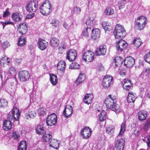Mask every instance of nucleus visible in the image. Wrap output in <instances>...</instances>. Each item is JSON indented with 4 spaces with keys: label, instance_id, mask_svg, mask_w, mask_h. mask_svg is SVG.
Instances as JSON below:
<instances>
[{
    "label": "nucleus",
    "instance_id": "obj_1",
    "mask_svg": "<svg viewBox=\"0 0 150 150\" xmlns=\"http://www.w3.org/2000/svg\"><path fill=\"white\" fill-rule=\"evenodd\" d=\"M19 110L16 108H15L10 111L8 115L9 120H5L3 122V128L4 130L8 131L11 127V121H16L18 123V119L20 115Z\"/></svg>",
    "mask_w": 150,
    "mask_h": 150
},
{
    "label": "nucleus",
    "instance_id": "obj_2",
    "mask_svg": "<svg viewBox=\"0 0 150 150\" xmlns=\"http://www.w3.org/2000/svg\"><path fill=\"white\" fill-rule=\"evenodd\" d=\"M104 102L107 109H111L116 113L121 111V109L120 106L116 104L117 100L115 96L109 95L106 98Z\"/></svg>",
    "mask_w": 150,
    "mask_h": 150
},
{
    "label": "nucleus",
    "instance_id": "obj_3",
    "mask_svg": "<svg viewBox=\"0 0 150 150\" xmlns=\"http://www.w3.org/2000/svg\"><path fill=\"white\" fill-rule=\"evenodd\" d=\"M40 12L44 16L49 15L51 12L52 9L51 3L49 1H45L40 6Z\"/></svg>",
    "mask_w": 150,
    "mask_h": 150
},
{
    "label": "nucleus",
    "instance_id": "obj_4",
    "mask_svg": "<svg viewBox=\"0 0 150 150\" xmlns=\"http://www.w3.org/2000/svg\"><path fill=\"white\" fill-rule=\"evenodd\" d=\"M114 34L116 38L122 39L126 35V32L123 25L117 24L114 30Z\"/></svg>",
    "mask_w": 150,
    "mask_h": 150
},
{
    "label": "nucleus",
    "instance_id": "obj_5",
    "mask_svg": "<svg viewBox=\"0 0 150 150\" xmlns=\"http://www.w3.org/2000/svg\"><path fill=\"white\" fill-rule=\"evenodd\" d=\"M147 21L145 17L142 16L135 18L134 21V25L139 30H141L144 28Z\"/></svg>",
    "mask_w": 150,
    "mask_h": 150
},
{
    "label": "nucleus",
    "instance_id": "obj_6",
    "mask_svg": "<svg viewBox=\"0 0 150 150\" xmlns=\"http://www.w3.org/2000/svg\"><path fill=\"white\" fill-rule=\"evenodd\" d=\"M38 2L36 0L30 1L27 4L26 10L29 12L33 13L38 8Z\"/></svg>",
    "mask_w": 150,
    "mask_h": 150
},
{
    "label": "nucleus",
    "instance_id": "obj_7",
    "mask_svg": "<svg viewBox=\"0 0 150 150\" xmlns=\"http://www.w3.org/2000/svg\"><path fill=\"white\" fill-rule=\"evenodd\" d=\"M18 76L19 79L22 82L28 81L30 77L29 73L26 70L20 71L18 73Z\"/></svg>",
    "mask_w": 150,
    "mask_h": 150
},
{
    "label": "nucleus",
    "instance_id": "obj_8",
    "mask_svg": "<svg viewBox=\"0 0 150 150\" xmlns=\"http://www.w3.org/2000/svg\"><path fill=\"white\" fill-rule=\"evenodd\" d=\"M24 112L25 117L27 120H28L29 118H34L37 115L35 112L30 109L29 106H28L24 109Z\"/></svg>",
    "mask_w": 150,
    "mask_h": 150
},
{
    "label": "nucleus",
    "instance_id": "obj_9",
    "mask_svg": "<svg viewBox=\"0 0 150 150\" xmlns=\"http://www.w3.org/2000/svg\"><path fill=\"white\" fill-rule=\"evenodd\" d=\"M113 83V79L110 75L105 76L103 79L102 84L104 87L107 88Z\"/></svg>",
    "mask_w": 150,
    "mask_h": 150
},
{
    "label": "nucleus",
    "instance_id": "obj_10",
    "mask_svg": "<svg viewBox=\"0 0 150 150\" xmlns=\"http://www.w3.org/2000/svg\"><path fill=\"white\" fill-rule=\"evenodd\" d=\"M57 121V116L54 113H52L49 115L46 120V123L49 126L55 125Z\"/></svg>",
    "mask_w": 150,
    "mask_h": 150
},
{
    "label": "nucleus",
    "instance_id": "obj_11",
    "mask_svg": "<svg viewBox=\"0 0 150 150\" xmlns=\"http://www.w3.org/2000/svg\"><path fill=\"white\" fill-rule=\"evenodd\" d=\"M94 54L91 51H88L85 52L83 55V59L86 61L90 62L94 59Z\"/></svg>",
    "mask_w": 150,
    "mask_h": 150
},
{
    "label": "nucleus",
    "instance_id": "obj_12",
    "mask_svg": "<svg viewBox=\"0 0 150 150\" xmlns=\"http://www.w3.org/2000/svg\"><path fill=\"white\" fill-rule=\"evenodd\" d=\"M91 129L89 127L86 126L81 130L80 133L83 139H87L91 135Z\"/></svg>",
    "mask_w": 150,
    "mask_h": 150
},
{
    "label": "nucleus",
    "instance_id": "obj_13",
    "mask_svg": "<svg viewBox=\"0 0 150 150\" xmlns=\"http://www.w3.org/2000/svg\"><path fill=\"white\" fill-rule=\"evenodd\" d=\"M77 56L76 51L74 49H70L67 53L66 58L70 61L75 60Z\"/></svg>",
    "mask_w": 150,
    "mask_h": 150
},
{
    "label": "nucleus",
    "instance_id": "obj_14",
    "mask_svg": "<svg viewBox=\"0 0 150 150\" xmlns=\"http://www.w3.org/2000/svg\"><path fill=\"white\" fill-rule=\"evenodd\" d=\"M118 41L116 45V49L117 51L122 52L125 49L127 46V43L122 39Z\"/></svg>",
    "mask_w": 150,
    "mask_h": 150
},
{
    "label": "nucleus",
    "instance_id": "obj_15",
    "mask_svg": "<svg viewBox=\"0 0 150 150\" xmlns=\"http://www.w3.org/2000/svg\"><path fill=\"white\" fill-rule=\"evenodd\" d=\"M73 108L71 105H67L63 112V115L65 117L67 118L71 116L73 113Z\"/></svg>",
    "mask_w": 150,
    "mask_h": 150
},
{
    "label": "nucleus",
    "instance_id": "obj_16",
    "mask_svg": "<svg viewBox=\"0 0 150 150\" xmlns=\"http://www.w3.org/2000/svg\"><path fill=\"white\" fill-rule=\"evenodd\" d=\"M125 141L123 138L117 139L115 141V147L116 150H123Z\"/></svg>",
    "mask_w": 150,
    "mask_h": 150
},
{
    "label": "nucleus",
    "instance_id": "obj_17",
    "mask_svg": "<svg viewBox=\"0 0 150 150\" xmlns=\"http://www.w3.org/2000/svg\"><path fill=\"white\" fill-rule=\"evenodd\" d=\"M134 59L130 56L126 57L124 60V64L126 67L129 68L132 67L134 65Z\"/></svg>",
    "mask_w": 150,
    "mask_h": 150
},
{
    "label": "nucleus",
    "instance_id": "obj_18",
    "mask_svg": "<svg viewBox=\"0 0 150 150\" xmlns=\"http://www.w3.org/2000/svg\"><path fill=\"white\" fill-rule=\"evenodd\" d=\"M48 45V43L45 40L41 38H39L38 40V46L39 49L43 50L46 49Z\"/></svg>",
    "mask_w": 150,
    "mask_h": 150
},
{
    "label": "nucleus",
    "instance_id": "obj_19",
    "mask_svg": "<svg viewBox=\"0 0 150 150\" xmlns=\"http://www.w3.org/2000/svg\"><path fill=\"white\" fill-rule=\"evenodd\" d=\"M106 47L105 45H100L98 49H97L96 53L97 56L104 55L106 52Z\"/></svg>",
    "mask_w": 150,
    "mask_h": 150
},
{
    "label": "nucleus",
    "instance_id": "obj_20",
    "mask_svg": "<svg viewBox=\"0 0 150 150\" xmlns=\"http://www.w3.org/2000/svg\"><path fill=\"white\" fill-rule=\"evenodd\" d=\"M93 98V93H87L83 99V102L89 105L92 102V100Z\"/></svg>",
    "mask_w": 150,
    "mask_h": 150
},
{
    "label": "nucleus",
    "instance_id": "obj_21",
    "mask_svg": "<svg viewBox=\"0 0 150 150\" xmlns=\"http://www.w3.org/2000/svg\"><path fill=\"white\" fill-rule=\"evenodd\" d=\"M122 84L123 88L126 90L130 89L132 85L131 81L127 79H124L122 82Z\"/></svg>",
    "mask_w": 150,
    "mask_h": 150
},
{
    "label": "nucleus",
    "instance_id": "obj_22",
    "mask_svg": "<svg viewBox=\"0 0 150 150\" xmlns=\"http://www.w3.org/2000/svg\"><path fill=\"white\" fill-rule=\"evenodd\" d=\"M28 30L27 27L25 23H23L19 24L18 30L20 33L22 35L25 34Z\"/></svg>",
    "mask_w": 150,
    "mask_h": 150
},
{
    "label": "nucleus",
    "instance_id": "obj_23",
    "mask_svg": "<svg viewBox=\"0 0 150 150\" xmlns=\"http://www.w3.org/2000/svg\"><path fill=\"white\" fill-rule=\"evenodd\" d=\"M11 18L13 21L16 22H18L21 21L23 16L20 13L15 12L12 14Z\"/></svg>",
    "mask_w": 150,
    "mask_h": 150
},
{
    "label": "nucleus",
    "instance_id": "obj_24",
    "mask_svg": "<svg viewBox=\"0 0 150 150\" xmlns=\"http://www.w3.org/2000/svg\"><path fill=\"white\" fill-rule=\"evenodd\" d=\"M92 38L93 40H96L100 37V31L98 28H94L92 30L91 33Z\"/></svg>",
    "mask_w": 150,
    "mask_h": 150
},
{
    "label": "nucleus",
    "instance_id": "obj_25",
    "mask_svg": "<svg viewBox=\"0 0 150 150\" xmlns=\"http://www.w3.org/2000/svg\"><path fill=\"white\" fill-rule=\"evenodd\" d=\"M96 113L100 112L98 114L99 119L100 122H103L104 121L106 117V112L104 110L100 111L99 110H97L96 111Z\"/></svg>",
    "mask_w": 150,
    "mask_h": 150
},
{
    "label": "nucleus",
    "instance_id": "obj_26",
    "mask_svg": "<svg viewBox=\"0 0 150 150\" xmlns=\"http://www.w3.org/2000/svg\"><path fill=\"white\" fill-rule=\"evenodd\" d=\"M138 115L139 120L142 121L146 119L147 116V113L145 111L140 110L138 112Z\"/></svg>",
    "mask_w": 150,
    "mask_h": 150
},
{
    "label": "nucleus",
    "instance_id": "obj_27",
    "mask_svg": "<svg viewBox=\"0 0 150 150\" xmlns=\"http://www.w3.org/2000/svg\"><path fill=\"white\" fill-rule=\"evenodd\" d=\"M52 133L50 132L46 131L43 135V140L45 142H49L52 138Z\"/></svg>",
    "mask_w": 150,
    "mask_h": 150
},
{
    "label": "nucleus",
    "instance_id": "obj_28",
    "mask_svg": "<svg viewBox=\"0 0 150 150\" xmlns=\"http://www.w3.org/2000/svg\"><path fill=\"white\" fill-rule=\"evenodd\" d=\"M60 142L58 140L54 139L51 140L49 143L50 146L54 149H57L59 147Z\"/></svg>",
    "mask_w": 150,
    "mask_h": 150
},
{
    "label": "nucleus",
    "instance_id": "obj_29",
    "mask_svg": "<svg viewBox=\"0 0 150 150\" xmlns=\"http://www.w3.org/2000/svg\"><path fill=\"white\" fill-rule=\"evenodd\" d=\"M85 79V75L82 73H80L76 81V83L77 84H80L81 83H83Z\"/></svg>",
    "mask_w": 150,
    "mask_h": 150
},
{
    "label": "nucleus",
    "instance_id": "obj_30",
    "mask_svg": "<svg viewBox=\"0 0 150 150\" xmlns=\"http://www.w3.org/2000/svg\"><path fill=\"white\" fill-rule=\"evenodd\" d=\"M95 17L93 16V18L91 17L87 19L86 22V24L87 26V27L92 28L94 26V22Z\"/></svg>",
    "mask_w": 150,
    "mask_h": 150
},
{
    "label": "nucleus",
    "instance_id": "obj_31",
    "mask_svg": "<svg viewBox=\"0 0 150 150\" xmlns=\"http://www.w3.org/2000/svg\"><path fill=\"white\" fill-rule=\"evenodd\" d=\"M136 99L135 94L129 92L127 98V101L128 103H133Z\"/></svg>",
    "mask_w": 150,
    "mask_h": 150
},
{
    "label": "nucleus",
    "instance_id": "obj_32",
    "mask_svg": "<svg viewBox=\"0 0 150 150\" xmlns=\"http://www.w3.org/2000/svg\"><path fill=\"white\" fill-rule=\"evenodd\" d=\"M35 129L36 132L38 134L40 135L44 132V127L42 125H38L36 127Z\"/></svg>",
    "mask_w": 150,
    "mask_h": 150
},
{
    "label": "nucleus",
    "instance_id": "obj_33",
    "mask_svg": "<svg viewBox=\"0 0 150 150\" xmlns=\"http://www.w3.org/2000/svg\"><path fill=\"white\" fill-rule=\"evenodd\" d=\"M59 40L55 37H53L50 41V45L53 47H56L59 45Z\"/></svg>",
    "mask_w": 150,
    "mask_h": 150
},
{
    "label": "nucleus",
    "instance_id": "obj_34",
    "mask_svg": "<svg viewBox=\"0 0 150 150\" xmlns=\"http://www.w3.org/2000/svg\"><path fill=\"white\" fill-rule=\"evenodd\" d=\"M123 59L120 57H117L114 59V62L116 67H119L123 62Z\"/></svg>",
    "mask_w": 150,
    "mask_h": 150
},
{
    "label": "nucleus",
    "instance_id": "obj_35",
    "mask_svg": "<svg viewBox=\"0 0 150 150\" xmlns=\"http://www.w3.org/2000/svg\"><path fill=\"white\" fill-rule=\"evenodd\" d=\"M66 64L64 61H61L59 62L57 65V68L58 70L63 71L64 70Z\"/></svg>",
    "mask_w": 150,
    "mask_h": 150
},
{
    "label": "nucleus",
    "instance_id": "obj_36",
    "mask_svg": "<svg viewBox=\"0 0 150 150\" xmlns=\"http://www.w3.org/2000/svg\"><path fill=\"white\" fill-rule=\"evenodd\" d=\"M103 28L105 31H110V23L109 22L103 21L102 23Z\"/></svg>",
    "mask_w": 150,
    "mask_h": 150
},
{
    "label": "nucleus",
    "instance_id": "obj_37",
    "mask_svg": "<svg viewBox=\"0 0 150 150\" xmlns=\"http://www.w3.org/2000/svg\"><path fill=\"white\" fill-rule=\"evenodd\" d=\"M132 44L135 46L136 48H138L141 44V41L140 38H137L132 40Z\"/></svg>",
    "mask_w": 150,
    "mask_h": 150
},
{
    "label": "nucleus",
    "instance_id": "obj_38",
    "mask_svg": "<svg viewBox=\"0 0 150 150\" xmlns=\"http://www.w3.org/2000/svg\"><path fill=\"white\" fill-rule=\"evenodd\" d=\"M104 13L106 15H111L114 14V11L111 7H109L105 8Z\"/></svg>",
    "mask_w": 150,
    "mask_h": 150
},
{
    "label": "nucleus",
    "instance_id": "obj_39",
    "mask_svg": "<svg viewBox=\"0 0 150 150\" xmlns=\"http://www.w3.org/2000/svg\"><path fill=\"white\" fill-rule=\"evenodd\" d=\"M27 149V144L25 141H22L19 144L18 150H26Z\"/></svg>",
    "mask_w": 150,
    "mask_h": 150
},
{
    "label": "nucleus",
    "instance_id": "obj_40",
    "mask_svg": "<svg viewBox=\"0 0 150 150\" xmlns=\"http://www.w3.org/2000/svg\"><path fill=\"white\" fill-rule=\"evenodd\" d=\"M50 81L51 83L53 85H55L57 82V79L56 75L53 74L50 75Z\"/></svg>",
    "mask_w": 150,
    "mask_h": 150
},
{
    "label": "nucleus",
    "instance_id": "obj_41",
    "mask_svg": "<svg viewBox=\"0 0 150 150\" xmlns=\"http://www.w3.org/2000/svg\"><path fill=\"white\" fill-rule=\"evenodd\" d=\"M91 29L90 27H87L84 29L82 32V35L85 38H87L89 36V33L91 31Z\"/></svg>",
    "mask_w": 150,
    "mask_h": 150
},
{
    "label": "nucleus",
    "instance_id": "obj_42",
    "mask_svg": "<svg viewBox=\"0 0 150 150\" xmlns=\"http://www.w3.org/2000/svg\"><path fill=\"white\" fill-rule=\"evenodd\" d=\"M114 131L115 127L113 126L109 125L106 128V131L108 134H112L114 132Z\"/></svg>",
    "mask_w": 150,
    "mask_h": 150
},
{
    "label": "nucleus",
    "instance_id": "obj_43",
    "mask_svg": "<svg viewBox=\"0 0 150 150\" xmlns=\"http://www.w3.org/2000/svg\"><path fill=\"white\" fill-rule=\"evenodd\" d=\"M25 39L23 36H22L19 39L18 43V45L20 46H23L25 43Z\"/></svg>",
    "mask_w": 150,
    "mask_h": 150
},
{
    "label": "nucleus",
    "instance_id": "obj_44",
    "mask_svg": "<svg viewBox=\"0 0 150 150\" xmlns=\"http://www.w3.org/2000/svg\"><path fill=\"white\" fill-rule=\"evenodd\" d=\"M126 127L125 122H123L121 125V128L118 135L119 136L122 135L123 134L125 130Z\"/></svg>",
    "mask_w": 150,
    "mask_h": 150
},
{
    "label": "nucleus",
    "instance_id": "obj_45",
    "mask_svg": "<svg viewBox=\"0 0 150 150\" xmlns=\"http://www.w3.org/2000/svg\"><path fill=\"white\" fill-rule=\"evenodd\" d=\"M0 76L1 80H6L8 79V76L6 72L1 71L0 72Z\"/></svg>",
    "mask_w": 150,
    "mask_h": 150
},
{
    "label": "nucleus",
    "instance_id": "obj_46",
    "mask_svg": "<svg viewBox=\"0 0 150 150\" xmlns=\"http://www.w3.org/2000/svg\"><path fill=\"white\" fill-rule=\"evenodd\" d=\"M59 21L56 19H53L50 22V24L52 26L57 27L59 26Z\"/></svg>",
    "mask_w": 150,
    "mask_h": 150
},
{
    "label": "nucleus",
    "instance_id": "obj_47",
    "mask_svg": "<svg viewBox=\"0 0 150 150\" xmlns=\"http://www.w3.org/2000/svg\"><path fill=\"white\" fill-rule=\"evenodd\" d=\"M150 127V121L147 120L144 123L142 128L145 130H147L149 129Z\"/></svg>",
    "mask_w": 150,
    "mask_h": 150
},
{
    "label": "nucleus",
    "instance_id": "obj_48",
    "mask_svg": "<svg viewBox=\"0 0 150 150\" xmlns=\"http://www.w3.org/2000/svg\"><path fill=\"white\" fill-rule=\"evenodd\" d=\"M8 103L6 100L1 99L0 100V107L4 108L7 106Z\"/></svg>",
    "mask_w": 150,
    "mask_h": 150
},
{
    "label": "nucleus",
    "instance_id": "obj_49",
    "mask_svg": "<svg viewBox=\"0 0 150 150\" xmlns=\"http://www.w3.org/2000/svg\"><path fill=\"white\" fill-rule=\"evenodd\" d=\"M79 67V65L76 63H72L69 67V68L71 69H78Z\"/></svg>",
    "mask_w": 150,
    "mask_h": 150
},
{
    "label": "nucleus",
    "instance_id": "obj_50",
    "mask_svg": "<svg viewBox=\"0 0 150 150\" xmlns=\"http://www.w3.org/2000/svg\"><path fill=\"white\" fill-rule=\"evenodd\" d=\"M8 72L10 75H14L16 73V69L13 67H10L8 69Z\"/></svg>",
    "mask_w": 150,
    "mask_h": 150
},
{
    "label": "nucleus",
    "instance_id": "obj_51",
    "mask_svg": "<svg viewBox=\"0 0 150 150\" xmlns=\"http://www.w3.org/2000/svg\"><path fill=\"white\" fill-rule=\"evenodd\" d=\"M144 59L145 62L150 64V52L145 54L144 57Z\"/></svg>",
    "mask_w": 150,
    "mask_h": 150
},
{
    "label": "nucleus",
    "instance_id": "obj_52",
    "mask_svg": "<svg viewBox=\"0 0 150 150\" xmlns=\"http://www.w3.org/2000/svg\"><path fill=\"white\" fill-rule=\"evenodd\" d=\"M73 10L74 13L77 15H79L81 11L80 8L76 6L73 8Z\"/></svg>",
    "mask_w": 150,
    "mask_h": 150
},
{
    "label": "nucleus",
    "instance_id": "obj_53",
    "mask_svg": "<svg viewBox=\"0 0 150 150\" xmlns=\"http://www.w3.org/2000/svg\"><path fill=\"white\" fill-rule=\"evenodd\" d=\"M7 59H8V57L6 56H4V57H2L0 60V62L2 66H4V64L6 63Z\"/></svg>",
    "mask_w": 150,
    "mask_h": 150
},
{
    "label": "nucleus",
    "instance_id": "obj_54",
    "mask_svg": "<svg viewBox=\"0 0 150 150\" xmlns=\"http://www.w3.org/2000/svg\"><path fill=\"white\" fill-rule=\"evenodd\" d=\"M38 113L40 115H44L45 114V109L43 108H40L38 110Z\"/></svg>",
    "mask_w": 150,
    "mask_h": 150
},
{
    "label": "nucleus",
    "instance_id": "obj_55",
    "mask_svg": "<svg viewBox=\"0 0 150 150\" xmlns=\"http://www.w3.org/2000/svg\"><path fill=\"white\" fill-rule=\"evenodd\" d=\"M20 136L18 132H13L12 133V137L14 139L17 140L19 138Z\"/></svg>",
    "mask_w": 150,
    "mask_h": 150
},
{
    "label": "nucleus",
    "instance_id": "obj_56",
    "mask_svg": "<svg viewBox=\"0 0 150 150\" xmlns=\"http://www.w3.org/2000/svg\"><path fill=\"white\" fill-rule=\"evenodd\" d=\"M2 47L4 48L8 47L10 46V44L8 41H6L2 43Z\"/></svg>",
    "mask_w": 150,
    "mask_h": 150
},
{
    "label": "nucleus",
    "instance_id": "obj_57",
    "mask_svg": "<svg viewBox=\"0 0 150 150\" xmlns=\"http://www.w3.org/2000/svg\"><path fill=\"white\" fill-rule=\"evenodd\" d=\"M97 70L98 71H100L102 70H103L104 69V67L102 66V64H99L97 67H96Z\"/></svg>",
    "mask_w": 150,
    "mask_h": 150
},
{
    "label": "nucleus",
    "instance_id": "obj_58",
    "mask_svg": "<svg viewBox=\"0 0 150 150\" xmlns=\"http://www.w3.org/2000/svg\"><path fill=\"white\" fill-rule=\"evenodd\" d=\"M126 71L125 70L122 69L120 70L119 73L120 76H124L126 75Z\"/></svg>",
    "mask_w": 150,
    "mask_h": 150
},
{
    "label": "nucleus",
    "instance_id": "obj_59",
    "mask_svg": "<svg viewBox=\"0 0 150 150\" xmlns=\"http://www.w3.org/2000/svg\"><path fill=\"white\" fill-rule=\"evenodd\" d=\"M22 60L21 58L16 59L15 60V64L17 65H19Z\"/></svg>",
    "mask_w": 150,
    "mask_h": 150
},
{
    "label": "nucleus",
    "instance_id": "obj_60",
    "mask_svg": "<svg viewBox=\"0 0 150 150\" xmlns=\"http://www.w3.org/2000/svg\"><path fill=\"white\" fill-rule=\"evenodd\" d=\"M118 6L120 9L123 8L124 7V3L123 2L121 1L119 3Z\"/></svg>",
    "mask_w": 150,
    "mask_h": 150
},
{
    "label": "nucleus",
    "instance_id": "obj_61",
    "mask_svg": "<svg viewBox=\"0 0 150 150\" xmlns=\"http://www.w3.org/2000/svg\"><path fill=\"white\" fill-rule=\"evenodd\" d=\"M63 26L66 29L68 30L69 29V25L66 23L64 22L63 24Z\"/></svg>",
    "mask_w": 150,
    "mask_h": 150
},
{
    "label": "nucleus",
    "instance_id": "obj_62",
    "mask_svg": "<svg viewBox=\"0 0 150 150\" xmlns=\"http://www.w3.org/2000/svg\"><path fill=\"white\" fill-rule=\"evenodd\" d=\"M34 15V13H33L27 15L26 16V18L28 19H30L33 17Z\"/></svg>",
    "mask_w": 150,
    "mask_h": 150
},
{
    "label": "nucleus",
    "instance_id": "obj_63",
    "mask_svg": "<svg viewBox=\"0 0 150 150\" xmlns=\"http://www.w3.org/2000/svg\"><path fill=\"white\" fill-rule=\"evenodd\" d=\"M10 13H9L7 11H6L4 12L3 14V17L4 18H5L8 16L9 15Z\"/></svg>",
    "mask_w": 150,
    "mask_h": 150
},
{
    "label": "nucleus",
    "instance_id": "obj_64",
    "mask_svg": "<svg viewBox=\"0 0 150 150\" xmlns=\"http://www.w3.org/2000/svg\"><path fill=\"white\" fill-rule=\"evenodd\" d=\"M146 142L147 143V145L148 146H150V136H149Z\"/></svg>",
    "mask_w": 150,
    "mask_h": 150
}]
</instances>
